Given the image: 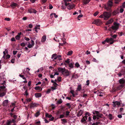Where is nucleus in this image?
I'll list each match as a JSON object with an SVG mask.
<instances>
[{"label":"nucleus","mask_w":125,"mask_h":125,"mask_svg":"<svg viewBox=\"0 0 125 125\" xmlns=\"http://www.w3.org/2000/svg\"><path fill=\"white\" fill-rule=\"evenodd\" d=\"M32 100V99L31 98H28L26 99V101L27 102H29Z\"/></svg>","instance_id":"79ce46f5"},{"label":"nucleus","mask_w":125,"mask_h":125,"mask_svg":"<svg viewBox=\"0 0 125 125\" xmlns=\"http://www.w3.org/2000/svg\"><path fill=\"white\" fill-rule=\"evenodd\" d=\"M61 77H58L57 80L59 82H60L61 81Z\"/></svg>","instance_id":"a19ab883"},{"label":"nucleus","mask_w":125,"mask_h":125,"mask_svg":"<svg viewBox=\"0 0 125 125\" xmlns=\"http://www.w3.org/2000/svg\"><path fill=\"white\" fill-rule=\"evenodd\" d=\"M58 71L64 76L67 77L70 75V72L69 71L66 69L65 68L58 67Z\"/></svg>","instance_id":"f257e3e1"},{"label":"nucleus","mask_w":125,"mask_h":125,"mask_svg":"<svg viewBox=\"0 0 125 125\" xmlns=\"http://www.w3.org/2000/svg\"><path fill=\"white\" fill-rule=\"evenodd\" d=\"M73 51L72 50H71L70 51H69L68 52V53L67 54V55H72L73 53Z\"/></svg>","instance_id":"c85d7f7f"},{"label":"nucleus","mask_w":125,"mask_h":125,"mask_svg":"<svg viewBox=\"0 0 125 125\" xmlns=\"http://www.w3.org/2000/svg\"><path fill=\"white\" fill-rule=\"evenodd\" d=\"M40 115L39 111L37 112L35 115V116L36 117H38Z\"/></svg>","instance_id":"cd10ccee"},{"label":"nucleus","mask_w":125,"mask_h":125,"mask_svg":"<svg viewBox=\"0 0 125 125\" xmlns=\"http://www.w3.org/2000/svg\"><path fill=\"white\" fill-rule=\"evenodd\" d=\"M62 103V99H60L59 100H58L57 101V103H56L57 104H60Z\"/></svg>","instance_id":"72a5a7b5"},{"label":"nucleus","mask_w":125,"mask_h":125,"mask_svg":"<svg viewBox=\"0 0 125 125\" xmlns=\"http://www.w3.org/2000/svg\"><path fill=\"white\" fill-rule=\"evenodd\" d=\"M119 82L120 84H122L124 83L125 80L123 79H121L119 80Z\"/></svg>","instance_id":"412c9836"},{"label":"nucleus","mask_w":125,"mask_h":125,"mask_svg":"<svg viewBox=\"0 0 125 125\" xmlns=\"http://www.w3.org/2000/svg\"><path fill=\"white\" fill-rule=\"evenodd\" d=\"M71 0H64L65 5L66 6H67V8L69 10L73 9L75 6L74 4H72L69 3H67V2L71 1Z\"/></svg>","instance_id":"20e7f679"},{"label":"nucleus","mask_w":125,"mask_h":125,"mask_svg":"<svg viewBox=\"0 0 125 125\" xmlns=\"http://www.w3.org/2000/svg\"><path fill=\"white\" fill-rule=\"evenodd\" d=\"M65 62L67 63H69L70 62L69 59H68L67 60L65 61Z\"/></svg>","instance_id":"680f3d73"},{"label":"nucleus","mask_w":125,"mask_h":125,"mask_svg":"<svg viewBox=\"0 0 125 125\" xmlns=\"http://www.w3.org/2000/svg\"><path fill=\"white\" fill-rule=\"evenodd\" d=\"M66 105H67V106L69 108H70L71 107V105H70V104L69 103H68L67 104H66Z\"/></svg>","instance_id":"69168bd1"},{"label":"nucleus","mask_w":125,"mask_h":125,"mask_svg":"<svg viewBox=\"0 0 125 125\" xmlns=\"http://www.w3.org/2000/svg\"><path fill=\"white\" fill-rule=\"evenodd\" d=\"M40 25H36L35 27L34 28V29H38L39 30H40Z\"/></svg>","instance_id":"c756f323"},{"label":"nucleus","mask_w":125,"mask_h":125,"mask_svg":"<svg viewBox=\"0 0 125 125\" xmlns=\"http://www.w3.org/2000/svg\"><path fill=\"white\" fill-rule=\"evenodd\" d=\"M121 0H115V3L116 4H118L120 2Z\"/></svg>","instance_id":"473e14b6"},{"label":"nucleus","mask_w":125,"mask_h":125,"mask_svg":"<svg viewBox=\"0 0 125 125\" xmlns=\"http://www.w3.org/2000/svg\"><path fill=\"white\" fill-rule=\"evenodd\" d=\"M92 113L94 115L96 114L97 116L99 118H103V114L100 113V112L96 111H92Z\"/></svg>","instance_id":"423d86ee"},{"label":"nucleus","mask_w":125,"mask_h":125,"mask_svg":"<svg viewBox=\"0 0 125 125\" xmlns=\"http://www.w3.org/2000/svg\"><path fill=\"white\" fill-rule=\"evenodd\" d=\"M75 65V66L77 67V68L79 67V66H80L79 64L77 62L76 63Z\"/></svg>","instance_id":"09e8293b"},{"label":"nucleus","mask_w":125,"mask_h":125,"mask_svg":"<svg viewBox=\"0 0 125 125\" xmlns=\"http://www.w3.org/2000/svg\"><path fill=\"white\" fill-rule=\"evenodd\" d=\"M117 36V35L116 34H114L113 36H112V37L113 38V39H116V37Z\"/></svg>","instance_id":"ea45409f"},{"label":"nucleus","mask_w":125,"mask_h":125,"mask_svg":"<svg viewBox=\"0 0 125 125\" xmlns=\"http://www.w3.org/2000/svg\"><path fill=\"white\" fill-rule=\"evenodd\" d=\"M24 39L25 40H26L28 41L30 40V39L29 38H27L26 37H25L24 38Z\"/></svg>","instance_id":"e2e57ef3"},{"label":"nucleus","mask_w":125,"mask_h":125,"mask_svg":"<svg viewBox=\"0 0 125 125\" xmlns=\"http://www.w3.org/2000/svg\"><path fill=\"white\" fill-rule=\"evenodd\" d=\"M113 104L112 105L114 107H115L116 106V105L117 106H119L120 104V103L117 101L115 102H113Z\"/></svg>","instance_id":"2eb2a0df"},{"label":"nucleus","mask_w":125,"mask_h":125,"mask_svg":"<svg viewBox=\"0 0 125 125\" xmlns=\"http://www.w3.org/2000/svg\"><path fill=\"white\" fill-rule=\"evenodd\" d=\"M7 90L4 85L0 86V97H2L6 95Z\"/></svg>","instance_id":"f03ea898"},{"label":"nucleus","mask_w":125,"mask_h":125,"mask_svg":"<svg viewBox=\"0 0 125 125\" xmlns=\"http://www.w3.org/2000/svg\"><path fill=\"white\" fill-rule=\"evenodd\" d=\"M61 121H63V122L64 123H67V121L65 119H61Z\"/></svg>","instance_id":"6e6d98bb"},{"label":"nucleus","mask_w":125,"mask_h":125,"mask_svg":"<svg viewBox=\"0 0 125 125\" xmlns=\"http://www.w3.org/2000/svg\"><path fill=\"white\" fill-rule=\"evenodd\" d=\"M118 13V12L117 11L115 10L113 11V14L114 15H115L117 14Z\"/></svg>","instance_id":"f704fd0d"},{"label":"nucleus","mask_w":125,"mask_h":125,"mask_svg":"<svg viewBox=\"0 0 125 125\" xmlns=\"http://www.w3.org/2000/svg\"><path fill=\"white\" fill-rule=\"evenodd\" d=\"M61 55H58L55 54V66L56 64H57V63L56 62V61H58V62H60V61L62 60V59L61 58Z\"/></svg>","instance_id":"1a4fd4ad"},{"label":"nucleus","mask_w":125,"mask_h":125,"mask_svg":"<svg viewBox=\"0 0 125 125\" xmlns=\"http://www.w3.org/2000/svg\"><path fill=\"white\" fill-rule=\"evenodd\" d=\"M114 25L112 26V31L113 30L114 33H115L119 28V24L115 22L114 23Z\"/></svg>","instance_id":"39448f33"},{"label":"nucleus","mask_w":125,"mask_h":125,"mask_svg":"<svg viewBox=\"0 0 125 125\" xmlns=\"http://www.w3.org/2000/svg\"><path fill=\"white\" fill-rule=\"evenodd\" d=\"M101 23V21L99 19H96L93 21L92 23L95 24L97 25H99Z\"/></svg>","instance_id":"9b49d317"},{"label":"nucleus","mask_w":125,"mask_h":125,"mask_svg":"<svg viewBox=\"0 0 125 125\" xmlns=\"http://www.w3.org/2000/svg\"><path fill=\"white\" fill-rule=\"evenodd\" d=\"M66 43V42L65 41H64V42L63 43H59V44L60 45L62 46H63Z\"/></svg>","instance_id":"58836bf2"},{"label":"nucleus","mask_w":125,"mask_h":125,"mask_svg":"<svg viewBox=\"0 0 125 125\" xmlns=\"http://www.w3.org/2000/svg\"><path fill=\"white\" fill-rule=\"evenodd\" d=\"M86 120L85 118H84V117H83L81 120V122H84L86 121Z\"/></svg>","instance_id":"4c0bfd02"},{"label":"nucleus","mask_w":125,"mask_h":125,"mask_svg":"<svg viewBox=\"0 0 125 125\" xmlns=\"http://www.w3.org/2000/svg\"><path fill=\"white\" fill-rule=\"evenodd\" d=\"M113 0H109L107 3L106 5H105L104 7L105 9L107 11H110L111 9V8L113 5Z\"/></svg>","instance_id":"7ed1b4c3"},{"label":"nucleus","mask_w":125,"mask_h":125,"mask_svg":"<svg viewBox=\"0 0 125 125\" xmlns=\"http://www.w3.org/2000/svg\"><path fill=\"white\" fill-rule=\"evenodd\" d=\"M69 66L71 68H73V64L72 63H70L69 64Z\"/></svg>","instance_id":"de8ad7c7"},{"label":"nucleus","mask_w":125,"mask_h":125,"mask_svg":"<svg viewBox=\"0 0 125 125\" xmlns=\"http://www.w3.org/2000/svg\"><path fill=\"white\" fill-rule=\"evenodd\" d=\"M15 38L16 40H19L21 38V37L20 36L17 35L15 36Z\"/></svg>","instance_id":"2f4dec72"},{"label":"nucleus","mask_w":125,"mask_h":125,"mask_svg":"<svg viewBox=\"0 0 125 125\" xmlns=\"http://www.w3.org/2000/svg\"><path fill=\"white\" fill-rule=\"evenodd\" d=\"M19 76L20 77H21L23 79H26V78L24 77V75H22L20 74L19 75Z\"/></svg>","instance_id":"37998d69"},{"label":"nucleus","mask_w":125,"mask_h":125,"mask_svg":"<svg viewBox=\"0 0 125 125\" xmlns=\"http://www.w3.org/2000/svg\"><path fill=\"white\" fill-rule=\"evenodd\" d=\"M38 104H37L32 103L30 104V107L31 108H33L34 107H36L38 106Z\"/></svg>","instance_id":"4468645a"},{"label":"nucleus","mask_w":125,"mask_h":125,"mask_svg":"<svg viewBox=\"0 0 125 125\" xmlns=\"http://www.w3.org/2000/svg\"><path fill=\"white\" fill-rule=\"evenodd\" d=\"M54 90H55V87L54 86L51 87V89H48L46 93V94H48L50 93V91H51L53 92Z\"/></svg>","instance_id":"f8f14e48"},{"label":"nucleus","mask_w":125,"mask_h":125,"mask_svg":"<svg viewBox=\"0 0 125 125\" xmlns=\"http://www.w3.org/2000/svg\"><path fill=\"white\" fill-rule=\"evenodd\" d=\"M51 107L52 108L51 109V111H52V112H54L55 108V105L52 104L51 105Z\"/></svg>","instance_id":"b1692460"},{"label":"nucleus","mask_w":125,"mask_h":125,"mask_svg":"<svg viewBox=\"0 0 125 125\" xmlns=\"http://www.w3.org/2000/svg\"><path fill=\"white\" fill-rule=\"evenodd\" d=\"M115 41L112 38H107L106 39L105 41H107V42L109 43L110 44H113Z\"/></svg>","instance_id":"6e6552de"},{"label":"nucleus","mask_w":125,"mask_h":125,"mask_svg":"<svg viewBox=\"0 0 125 125\" xmlns=\"http://www.w3.org/2000/svg\"><path fill=\"white\" fill-rule=\"evenodd\" d=\"M10 6L13 8H14L16 7H17L18 8H19V5L17 3H14L11 4L10 5Z\"/></svg>","instance_id":"f3484780"},{"label":"nucleus","mask_w":125,"mask_h":125,"mask_svg":"<svg viewBox=\"0 0 125 125\" xmlns=\"http://www.w3.org/2000/svg\"><path fill=\"white\" fill-rule=\"evenodd\" d=\"M36 124L37 125H41V122L40 121L36 122Z\"/></svg>","instance_id":"a18cd8bd"},{"label":"nucleus","mask_w":125,"mask_h":125,"mask_svg":"<svg viewBox=\"0 0 125 125\" xmlns=\"http://www.w3.org/2000/svg\"><path fill=\"white\" fill-rule=\"evenodd\" d=\"M16 122V121L13 119H12L11 120H8L7 121L5 125H10L11 124L15 123Z\"/></svg>","instance_id":"9d476101"},{"label":"nucleus","mask_w":125,"mask_h":125,"mask_svg":"<svg viewBox=\"0 0 125 125\" xmlns=\"http://www.w3.org/2000/svg\"><path fill=\"white\" fill-rule=\"evenodd\" d=\"M31 44L33 46H34V41L32 40H31Z\"/></svg>","instance_id":"0e129e2a"},{"label":"nucleus","mask_w":125,"mask_h":125,"mask_svg":"<svg viewBox=\"0 0 125 125\" xmlns=\"http://www.w3.org/2000/svg\"><path fill=\"white\" fill-rule=\"evenodd\" d=\"M113 22V20L112 19H111L107 21L106 23V25H108L111 24Z\"/></svg>","instance_id":"4be33fe9"},{"label":"nucleus","mask_w":125,"mask_h":125,"mask_svg":"<svg viewBox=\"0 0 125 125\" xmlns=\"http://www.w3.org/2000/svg\"><path fill=\"white\" fill-rule=\"evenodd\" d=\"M28 12L30 13H33L35 14L37 12V11L31 8L28 10Z\"/></svg>","instance_id":"ddd939ff"},{"label":"nucleus","mask_w":125,"mask_h":125,"mask_svg":"<svg viewBox=\"0 0 125 125\" xmlns=\"http://www.w3.org/2000/svg\"><path fill=\"white\" fill-rule=\"evenodd\" d=\"M108 30L109 31H110L112 32L113 31H112L113 30H112V26L111 27H110L108 29Z\"/></svg>","instance_id":"774afa93"},{"label":"nucleus","mask_w":125,"mask_h":125,"mask_svg":"<svg viewBox=\"0 0 125 125\" xmlns=\"http://www.w3.org/2000/svg\"><path fill=\"white\" fill-rule=\"evenodd\" d=\"M35 96L36 98H39L41 97V94L39 93H36L35 94Z\"/></svg>","instance_id":"5701e85b"},{"label":"nucleus","mask_w":125,"mask_h":125,"mask_svg":"<svg viewBox=\"0 0 125 125\" xmlns=\"http://www.w3.org/2000/svg\"><path fill=\"white\" fill-rule=\"evenodd\" d=\"M8 102V100H5L3 102V105L4 106H6L7 105Z\"/></svg>","instance_id":"a211bd4d"},{"label":"nucleus","mask_w":125,"mask_h":125,"mask_svg":"<svg viewBox=\"0 0 125 125\" xmlns=\"http://www.w3.org/2000/svg\"><path fill=\"white\" fill-rule=\"evenodd\" d=\"M99 17L100 18H104V13H103V14H102L100 15Z\"/></svg>","instance_id":"052dcab7"},{"label":"nucleus","mask_w":125,"mask_h":125,"mask_svg":"<svg viewBox=\"0 0 125 125\" xmlns=\"http://www.w3.org/2000/svg\"><path fill=\"white\" fill-rule=\"evenodd\" d=\"M99 12L98 11H96L94 13V15L95 16H96L99 13Z\"/></svg>","instance_id":"5fc2aeb1"},{"label":"nucleus","mask_w":125,"mask_h":125,"mask_svg":"<svg viewBox=\"0 0 125 125\" xmlns=\"http://www.w3.org/2000/svg\"><path fill=\"white\" fill-rule=\"evenodd\" d=\"M104 20H107L111 16V14L110 12H105L104 13Z\"/></svg>","instance_id":"0eeeda50"},{"label":"nucleus","mask_w":125,"mask_h":125,"mask_svg":"<svg viewBox=\"0 0 125 125\" xmlns=\"http://www.w3.org/2000/svg\"><path fill=\"white\" fill-rule=\"evenodd\" d=\"M93 115V119L94 120H95L97 116L96 115Z\"/></svg>","instance_id":"49530a36"},{"label":"nucleus","mask_w":125,"mask_h":125,"mask_svg":"<svg viewBox=\"0 0 125 125\" xmlns=\"http://www.w3.org/2000/svg\"><path fill=\"white\" fill-rule=\"evenodd\" d=\"M33 47V46L30 43H29L27 46V47L30 48H32Z\"/></svg>","instance_id":"e433bc0d"},{"label":"nucleus","mask_w":125,"mask_h":125,"mask_svg":"<svg viewBox=\"0 0 125 125\" xmlns=\"http://www.w3.org/2000/svg\"><path fill=\"white\" fill-rule=\"evenodd\" d=\"M54 15V16H55V13H51L50 15V17L51 18H52L53 17V16Z\"/></svg>","instance_id":"8fccbe9b"},{"label":"nucleus","mask_w":125,"mask_h":125,"mask_svg":"<svg viewBox=\"0 0 125 125\" xmlns=\"http://www.w3.org/2000/svg\"><path fill=\"white\" fill-rule=\"evenodd\" d=\"M28 27L29 28H31L33 27V25L32 24H30L28 25Z\"/></svg>","instance_id":"4d7b16f0"},{"label":"nucleus","mask_w":125,"mask_h":125,"mask_svg":"<svg viewBox=\"0 0 125 125\" xmlns=\"http://www.w3.org/2000/svg\"><path fill=\"white\" fill-rule=\"evenodd\" d=\"M41 88V87L40 86H36L34 88V89L36 90H40Z\"/></svg>","instance_id":"c03bdc74"},{"label":"nucleus","mask_w":125,"mask_h":125,"mask_svg":"<svg viewBox=\"0 0 125 125\" xmlns=\"http://www.w3.org/2000/svg\"><path fill=\"white\" fill-rule=\"evenodd\" d=\"M90 1V0H83V3L86 4L89 3Z\"/></svg>","instance_id":"bb28decb"},{"label":"nucleus","mask_w":125,"mask_h":125,"mask_svg":"<svg viewBox=\"0 0 125 125\" xmlns=\"http://www.w3.org/2000/svg\"><path fill=\"white\" fill-rule=\"evenodd\" d=\"M49 9H52L53 8V7L52 5L51 4H50L49 5Z\"/></svg>","instance_id":"338daca9"},{"label":"nucleus","mask_w":125,"mask_h":125,"mask_svg":"<svg viewBox=\"0 0 125 125\" xmlns=\"http://www.w3.org/2000/svg\"><path fill=\"white\" fill-rule=\"evenodd\" d=\"M83 111L82 110H80L78 113L77 114V116L78 117H79L82 115L83 114Z\"/></svg>","instance_id":"dca6fc26"},{"label":"nucleus","mask_w":125,"mask_h":125,"mask_svg":"<svg viewBox=\"0 0 125 125\" xmlns=\"http://www.w3.org/2000/svg\"><path fill=\"white\" fill-rule=\"evenodd\" d=\"M124 11V10L123 8H121L120 10V12L121 13H122Z\"/></svg>","instance_id":"13d9d810"},{"label":"nucleus","mask_w":125,"mask_h":125,"mask_svg":"<svg viewBox=\"0 0 125 125\" xmlns=\"http://www.w3.org/2000/svg\"><path fill=\"white\" fill-rule=\"evenodd\" d=\"M82 89V86L81 85H78V87L77 88V90L78 91H80Z\"/></svg>","instance_id":"a878e982"},{"label":"nucleus","mask_w":125,"mask_h":125,"mask_svg":"<svg viewBox=\"0 0 125 125\" xmlns=\"http://www.w3.org/2000/svg\"><path fill=\"white\" fill-rule=\"evenodd\" d=\"M47 0H41V2L42 3H45L46 1Z\"/></svg>","instance_id":"3c124183"},{"label":"nucleus","mask_w":125,"mask_h":125,"mask_svg":"<svg viewBox=\"0 0 125 125\" xmlns=\"http://www.w3.org/2000/svg\"><path fill=\"white\" fill-rule=\"evenodd\" d=\"M45 116L46 117H48L50 118L52 117V116L51 115H49L48 114H46Z\"/></svg>","instance_id":"7c9ffc66"},{"label":"nucleus","mask_w":125,"mask_h":125,"mask_svg":"<svg viewBox=\"0 0 125 125\" xmlns=\"http://www.w3.org/2000/svg\"><path fill=\"white\" fill-rule=\"evenodd\" d=\"M27 91V90H26L24 94V95L25 96H28L29 94L28 92Z\"/></svg>","instance_id":"c9c22d12"},{"label":"nucleus","mask_w":125,"mask_h":125,"mask_svg":"<svg viewBox=\"0 0 125 125\" xmlns=\"http://www.w3.org/2000/svg\"><path fill=\"white\" fill-rule=\"evenodd\" d=\"M85 115H86V116L87 115H88V116H90L91 115V114L88 112H86L85 114Z\"/></svg>","instance_id":"bf43d9fd"},{"label":"nucleus","mask_w":125,"mask_h":125,"mask_svg":"<svg viewBox=\"0 0 125 125\" xmlns=\"http://www.w3.org/2000/svg\"><path fill=\"white\" fill-rule=\"evenodd\" d=\"M5 20L8 21H10V18H5Z\"/></svg>","instance_id":"603ef678"},{"label":"nucleus","mask_w":125,"mask_h":125,"mask_svg":"<svg viewBox=\"0 0 125 125\" xmlns=\"http://www.w3.org/2000/svg\"><path fill=\"white\" fill-rule=\"evenodd\" d=\"M46 35H44L42 36L41 39V42H45L46 40Z\"/></svg>","instance_id":"6ab92c4d"},{"label":"nucleus","mask_w":125,"mask_h":125,"mask_svg":"<svg viewBox=\"0 0 125 125\" xmlns=\"http://www.w3.org/2000/svg\"><path fill=\"white\" fill-rule=\"evenodd\" d=\"M25 44H26L25 43L23 42V43H22L21 44V46L24 47L25 46Z\"/></svg>","instance_id":"864d4df0"},{"label":"nucleus","mask_w":125,"mask_h":125,"mask_svg":"<svg viewBox=\"0 0 125 125\" xmlns=\"http://www.w3.org/2000/svg\"><path fill=\"white\" fill-rule=\"evenodd\" d=\"M124 86V85L123 84H121L119 86L116 88V90H119L122 88Z\"/></svg>","instance_id":"aec40b11"},{"label":"nucleus","mask_w":125,"mask_h":125,"mask_svg":"<svg viewBox=\"0 0 125 125\" xmlns=\"http://www.w3.org/2000/svg\"><path fill=\"white\" fill-rule=\"evenodd\" d=\"M108 117L109 118V119L110 120H111L113 118V116H112V115L110 114L108 115Z\"/></svg>","instance_id":"393cba45"}]
</instances>
